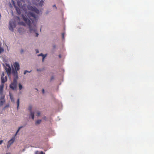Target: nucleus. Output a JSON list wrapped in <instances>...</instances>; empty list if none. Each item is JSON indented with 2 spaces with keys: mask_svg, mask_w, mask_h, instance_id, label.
Masks as SVG:
<instances>
[{
  "mask_svg": "<svg viewBox=\"0 0 154 154\" xmlns=\"http://www.w3.org/2000/svg\"><path fill=\"white\" fill-rule=\"evenodd\" d=\"M37 70L38 71H39V70H38V69H37Z\"/></svg>",
  "mask_w": 154,
  "mask_h": 154,
  "instance_id": "nucleus-40",
  "label": "nucleus"
},
{
  "mask_svg": "<svg viewBox=\"0 0 154 154\" xmlns=\"http://www.w3.org/2000/svg\"><path fill=\"white\" fill-rule=\"evenodd\" d=\"M46 55H47V54H45V55L43 54V56H42V61L43 62H44V59L45 58V57H46Z\"/></svg>",
  "mask_w": 154,
  "mask_h": 154,
  "instance_id": "nucleus-21",
  "label": "nucleus"
},
{
  "mask_svg": "<svg viewBox=\"0 0 154 154\" xmlns=\"http://www.w3.org/2000/svg\"><path fill=\"white\" fill-rule=\"evenodd\" d=\"M15 75L16 76H14V78L13 82L10 85V88L13 90H14L17 88L18 76H17L16 74Z\"/></svg>",
  "mask_w": 154,
  "mask_h": 154,
  "instance_id": "nucleus-3",
  "label": "nucleus"
},
{
  "mask_svg": "<svg viewBox=\"0 0 154 154\" xmlns=\"http://www.w3.org/2000/svg\"><path fill=\"white\" fill-rule=\"evenodd\" d=\"M53 7H55L56 8V9L57 8V7H56V5H54L53 6Z\"/></svg>",
  "mask_w": 154,
  "mask_h": 154,
  "instance_id": "nucleus-35",
  "label": "nucleus"
},
{
  "mask_svg": "<svg viewBox=\"0 0 154 154\" xmlns=\"http://www.w3.org/2000/svg\"><path fill=\"white\" fill-rule=\"evenodd\" d=\"M9 106V105L8 104V105H7L6 106H5L4 107V109H5L6 108L8 107Z\"/></svg>",
  "mask_w": 154,
  "mask_h": 154,
  "instance_id": "nucleus-27",
  "label": "nucleus"
},
{
  "mask_svg": "<svg viewBox=\"0 0 154 154\" xmlns=\"http://www.w3.org/2000/svg\"><path fill=\"white\" fill-rule=\"evenodd\" d=\"M38 154H45L44 152L43 151H41L40 153H38Z\"/></svg>",
  "mask_w": 154,
  "mask_h": 154,
  "instance_id": "nucleus-25",
  "label": "nucleus"
},
{
  "mask_svg": "<svg viewBox=\"0 0 154 154\" xmlns=\"http://www.w3.org/2000/svg\"><path fill=\"white\" fill-rule=\"evenodd\" d=\"M5 67V70L7 72L8 75L9 76L11 74V69L10 66L7 65Z\"/></svg>",
  "mask_w": 154,
  "mask_h": 154,
  "instance_id": "nucleus-7",
  "label": "nucleus"
},
{
  "mask_svg": "<svg viewBox=\"0 0 154 154\" xmlns=\"http://www.w3.org/2000/svg\"><path fill=\"white\" fill-rule=\"evenodd\" d=\"M3 142V140H1L0 141V145H1Z\"/></svg>",
  "mask_w": 154,
  "mask_h": 154,
  "instance_id": "nucleus-30",
  "label": "nucleus"
},
{
  "mask_svg": "<svg viewBox=\"0 0 154 154\" xmlns=\"http://www.w3.org/2000/svg\"><path fill=\"white\" fill-rule=\"evenodd\" d=\"M64 33H62V38L63 39L64 38Z\"/></svg>",
  "mask_w": 154,
  "mask_h": 154,
  "instance_id": "nucleus-26",
  "label": "nucleus"
},
{
  "mask_svg": "<svg viewBox=\"0 0 154 154\" xmlns=\"http://www.w3.org/2000/svg\"><path fill=\"white\" fill-rule=\"evenodd\" d=\"M36 36L37 37L38 36V34L37 33H36Z\"/></svg>",
  "mask_w": 154,
  "mask_h": 154,
  "instance_id": "nucleus-36",
  "label": "nucleus"
},
{
  "mask_svg": "<svg viewBox=\"0 0 154 154\" xmlns=\"http://www.w3.org/2000/svg\"><path fill=\"white\" fill-rule=\"evenodd\" d=\"M40 115V113L39 112H37L36 113V116H39Z\"/></svg>",
  "mask_w": 154,
  "mask_h": 154,
  "instance_id": "nucleus-22",
  "label": "nucleus"
},
{
  "mask_svg": "<svg viewBox=\"0 0 154 154\" xmlns=\"http://www.w3.org/2000/svg\"><path fill=\"white\" fill-rule=\"evenodd\" d=\"M9 96L10 97V98L11 101H14V99L13 96L11 93L9 92Z\"/></svg>",
  "mask_w": 154,
  "mask_h": 154,
  "instance_id": "nucleus-11",
  "label": "nucleus"
},
{
  "mask_svg": "<svg viewBox=\"0 0 154 154\" xmlns=\"http://www.w3.org/2000/svg\"><path fill=\"white\" fill-rule=\"evenodd\" d=\"M20 53H23V49H21V50H20Z\"/></svg>",
  "mask_w": 154,
  "mask_h": 154,
  "instance_id": "nucleus-29",
  "label": "nucleus"
},
{
  "mask_svg": "<svg viewBox=\"0 0 154 154\" xmlns=\"http://www.w3.org/2000/svg\"><path fill=\"white\" fill-rule=\"evenodd\" d=\"M22 127H23L22 126L19 127L18 129L16 132L15 135L14 136L12 137L11 139L8 141V144L7 146V148H9L11 145L14 142L15 140V136L17 134V133L19 131L20 129L22 128Z\"/></svg>",
  "mask_w": 154,
  "mask_h": 154,
  "instance_id": "nucleus-4",
  "label": "nucleus"
},
{
  "mask_svg": "<svg viewBox=\"0 0 154 154\" xmlns=\"http://www.w3.org/2000/svg\"><path fill=\"white\" fill-rule=\"evenodd\" d=\"M27 8L32 12H29L27 14L26 17L22 15L23 19L26 23L29 26L30 31L31 32L33 31L35 32L36 31V25L38 17L34 12L38 14L39 10L36 7L29 5L27 6Z\"/></svg>",
  "mask_w": 154,
  "mask_h": 154,
  "instance_id": "nucleus-1",
  "label": "nucleus"
},
{
  "mask_svg": "<svg viewBox=\"0 0 154 154\" xmlns=\"http://www.w3.org/2000/svg\"><path fill=\"white\" fill-rule=\"evenodd\" d=\"M16 17L17 19L18 20H20V18L16 16Z\"/></svg>",
  "mask_w": 154,
  "mask_h": 154,
  "instance_id": "nucleus-34",
  "label": "nucleus"
},
{
  "mask_svg": "<svg viewBox=\"0 0 154 154\" xmlns=\"http://www.w3.org/2000/svg\"><path fill=\"white\" fill-rule=\"evenodd\" d=\"M2 84L0 85V95H3V90L4 86V83L5 82L7 81V77L5 76V79L3 77H1Z\"/></svg>",
  "mask_w": 154,
  "mask_h": 154,
  "instance_id": "nucleus-5",
  "label": "nucleus"
},
{
  "mask_svg": "<svg viewBox=\"0 0 154 154\" xmlns=\"http://www.w3.org/2000/svg\"><path fill=\"white\" fill-rule=\"evenodd\" d=\"M54 79V77H53V76H52V77H51V80H52V79Z\"/></svg>",
  "mask_w": 154,
  "mask_h": 154,
  "instance_id": "nucleus-37",
  "label": "nucleus"
},
{
  "mask_svg": "<svg viewBox=\"0 0 154 154\" xmlns=\"http://www.w3.org/2000/svg\"><path fill=\"white\" fill-rule=\"evenodd\" d=\"M17 4L20 8L22 6L21 2L19 1L17 2Z\"/></svg>",
  "mask_w": 154,
  "mask_h": 154,
  "instance_id": "nucleus-16",
  "label": "nucleus"
},
{
  "mask_svg": "<svg viewBox=\"0 0 154 154\" xmlns=\"http://www.w3.org/2000/svg\"><path fill=\"white\" fill-rule=\"evenodd\" d=\"M6 154H11L9 153H6Z\"/></svg>",
  "mask_w": 154,
  "mask_h": 154,
  "instance_id": "nucleus-39",
  "label": "nucleus"
},
{
  "mask_svg": "<svg viewBox=\"0 0 154 154\" xmlns=\"http://www.w3.org/2000/svg\"><path fill=\"white\" fill-rule=\"evenodd\" d=\"M30 115L32 117V119H34V112H30Z\"/></svg>",
  "mask_w": 154,
  "mask_h": 154,
  "instance_id": "nucleus-10",
  "label": "nucleus"
},
{
  "mask_svg": "<svg viewBox=\"0 0 154 154\" xmlns=\"http://www.w3.org/2000/svg\"><path fill=\"white\" fill-rule=\"evenodd\" d=\"M26 6V5L25 4L23 5L22 6V8L23 9V10L24 11H26V10L25 9V8Z\"/></svg>",
  "mask_w": 154,
  "mask_h": 154,
  "instance_id": "nucleus-18",
  "label": "nucleus"
},
{
  "mask_svg": "<svg viewBox=\"0 0 154 154\" xmlns=\"http://www.w3.org/2000/svg\"><path fill=\"white\" fill-rule=\"evenodd\" d=\"M18 23L21 25H22L24 26H26V24H25V23H24L23 22H20Z\"/></svg>",
  "mask_w": 154,
  "mask_h": 154,
  "instance_id": "nucleus-13",
  "label": "nucleus"
},
{
  "mask_svg": "<svg viewBox=\"0 0 154 154\" xmlns=\"http://www.w3.org/2000/svg\"><path fill=\"white\" fill-rule=\"evenodd\" d=\"M4 49L0 47V53H2L4 52Z\"/></svg>",
  "mask_w": 154,
  "mask_h": 154,
  "instance_id": "nucleus-19",
  "label": "nucleus"
},
{
  "mask_svg": "<svg viewBox=\"0 0 154 154\" xmlns=\"http://www.w3.org/2000/svg\"><path fill=\"white\" fill-rule=\"evenodd\" d=\"M32 106H31L30 105L29 106L28 110L30 111V112H32Z\"/></svg>",
  "mask_w": 154,
  "mask_h": 154,
  "instance_id": "nucleus-17",
  "label": "nucleus"
},
{
  "mask_svg": "<svg viewBox=\"0 0 154 154\" xmlns=\"http://www.w3.org/2000/svg\"><path fill=\"white\" fill-rule=\"evenodd\" d=\"M42 120H37L35 122V124H39L41 122Z\"/></svg>",
  "mask_w": 154,
  "mask_h": 154,
  "instance_id": "nucleus-15",
  "label": "nucleus"
},
{
  "mask_svg": "<svg viewBox=\"0 0 154 154\" xmlns=\"http://www.w3.org/2000/svg\"><path fill=\"white\" fill-rule=\"evenodd\" d=\"M44 3V2L43 0H41L39 3V5L41 6H42L43 5Z\"/></svg>",
  "mask_w": 154,
  "mask_h": 154,
  "instance_id": "nucleus-12",
  "label": "nucleus"
},
{
  "mask_svg": "<svg viewBox=\"0 0 154 154\" xmlns=\"http://www.w3.org/2000/svg\"><path fill=\"white\" fill-rule=\"evenodd\" d=\"M59 57H60H60H61V55H59Z\"/></svg>",
  "mask_w": 154,
  "mask_h": 154,
  "instance_id": "nucleus-38",
  "label": "nucleus"
},
{
  "mask_svg": "<svg viewBox=\"0 0 154 154\" xmlns=\"http://www.w3.org/2000/svg\"><path fill=\"white\" fill-rule=\"evenodd\" d=\"M36 51L37 53L39 52L38 50L37 49L36 50Z\"/></svg>",
  "mask_w": 154,
  "mask_h": 154,
  "instance_id": "nucleus-33",
  "label": "nucleus"
},
{
  "mask_svg": "<svg viewBox=\"0 0 154 154\" xmlns=\"http://www.w3.org/2000/svg\"><path fill=\"white\" fill-rule=\"evenodd\" d=\"M43 55V54L42 53H41V54H39L38 55V56H42Z\"/></svg>",
  "mask_w": 154,
  "mask_h": 154,
  "instance_id": "nucleus-28",
  "label": "nucleus"
},
{
  "mask_svg": "<svg viewBox=\"0 0 154 154\" xmlns=\"http://www.w3.org/2000/svg\"><path fill=\"white\" fill-rule=\"evenodd\" d=\"M31 71L30 72H29L27 70H25V71L24 72V74H26L27 72H31Z\"/></svg>",
  "mask_w": 154,
  "mask_h": 154,
  "instance_id": "nucleus-23",
  "label": "nucleus"
},
{
  "mask_svg": "<svg viewBox=\"0 0 154 154\" xmlns=\"http://www.w3.org/2000/svg\"><path fill=\"white\" fill-rule=\"evenodd\" d=\"M38 152H39L38 151H37L35 152V154H38Z\"/></svg>",
  "mask_w": 154,
  "mask_h": 154,
  "instance_id": "nucleus-32",
  "label": "nucleus"
},
{
  "mask_svg": "<svg viewBox=\"0 0 154 154\" xmlns=\"http://www.w3.org/2000/svg\"><path fill=\"white\" fill-rule=\"evenodd\" d=\"M1 95V97L0 98V106L3 105L4 103L5 102V95Z\"/></svg>",
  "mask_w": 154,
  "mask_h": 154,
  "instance_id": "nucleus-8",
  "label": "nucleus"
},
{
  "mask_svg": "<svg viewBox=\"0 0 154 154\" xmlns=\"http://www.w3.org/2000/svg\"><path fill=\"white\" fill-rule=\"evenodd\" d=\"M42 93L43 94H44L45 92V91H44V89H42Z\"/></svg>",
  "mask_w": 154,
  "mask_h": 154,
  "instance_id": "nucleus-31",
  "label": "nucleus"
},
{
  "mask_svg": "<svg viewBox=\"0 0 154 154\" xmlns=\"http://www.w3.org/2000/svg\"><path fill=\"white\" fill-rule=\"evenodd\" d=\"M19 103H20V99L19 98L17 99V109H18V107L19 105Z\"/></svg>",
  "mask_w": 154,
  "mask_h": 154,
  "instance_id": "nucleus-14",
  "label": "nucleus"
},
{
  "mask_svg": "<svg viewBox=\"0 0 154 154\" xmlns=\"http://www.w3.org/2000/svg\"><path fill=\"white\" fill-rule=\"evenodd\" d=\"M19 88L20 90H21L22 89V86L20 83L19 85Z\"/></svg>",
  "mask_w": 154,
  "mask_h": 154,
  "instance_id": "nucleus-20",
  "label": "nucleus"
},
{
  "mask_svg": "<svg viewBox=\"0 0 154 154\" xmlns=\"http://www.w3.org/2000/svg\"><path fill=\"white\" fill-rule=\"evenodd\" d=\"M14 67L15 69L13 68L12 69V73L14 76H16L15 74L17 75V76H18L17 71H18L20 69V65L19 63L17 62H15L13 64Z\"/></svg>",
  "mask_w": 154,
  "mask_h": 154,
  "instance_id": "nucleus-2",
  "label": "nucleus"
},
{
  "mask_svg": "<svg viewBox=\"0 0 154 154\" xmlns=\"http://www.w3.org/2000/svg\"><path fill=\"white\" fill-rule=\"evenodd\" d=\"M14 7L15 8V9L18 15H19L21 13V11L19 8L18 7H16L14 5Z\"/></svg>",
  "mask_w": 154,
  "mask_h": 154,
  "instance_id": "nucleus-9",
  "label": "nucleus"
},
{
  "mask_svg": "<svg viewBox=\"0 0 154 154\" xmlns=\"http://www.w3.org/2000/svg\"><path fill=\"white\" fill-rule=\"evenodd\" d=\"M16 27V23L14 22H13L12 20L10 21L9 22V29L12 31H13V28Z\"/></svg>",
  "mask_w": 154,
  "mask_h": 154,
  "instance_id": "nucleus-6",
  "label": "nucleus"
},
{
  "mask_svg": "<svg viewBox=\"0 0 154 154\" xmlns=\"http://www.w3.org/2000/svg\"><path fill=\"white\" fill-rule=\"evenodd\" d=\"M4 75H5L4 73V72H2V77H3V78H4V79H5V77H4Z\"/></svg>",
  "mask_w": 154,
  "mask_h": 154,
  "instance_id": "nucleus-24",
  "label": "nucleus"
}]
</instances>
